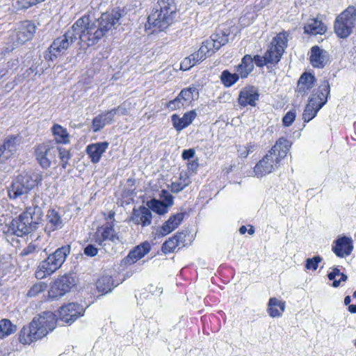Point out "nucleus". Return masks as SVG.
I'll list each match as a JSON object with an SVG mask.
<instances>
[{
	"mask_svg": "<svg viewBox=\"0 0 356 356\" xmlns=\"http://www.w3.org/2000/svg\"><path fill=\"white\" fill-rule=\"evenodd\" d=\"M124 16V10L119 8L103 13L99 18L89 21L88 17H81L62 36L55 39L48 51L44 54L46 60L53 61L58 55L65 51L75 41L79 39L82 45L90 47L120 24V19Z\"/></svg>",
	"mask_w": 356,
	"mask_h": 356,
	"instance_id": "nucleus-1",
	"label": "nucleus"
},
{
	"mask_svg": "<svg viewBox=\"0 0 356 356\" xmlns=\"http://www.w3.org/2000/svg\"><path fill=\"white\" fill-rule=\"evenodd\" d=\"M56 315L51 312H44L34 317L29 326H24L19 334V340L23 344H30L46 336L56 326Z\"/></svg>",
	"mask_w": 356,
	"mask_h": 356,
	"instance_id": "nucleus-2",
	"label": "nucleus"
},
{
	"mask_svg": "<svg viewBox=\"0 0 356 356\" xmlns=\"http://www.w3.org/2000/svg\"><path fill=\"white\" fill-rule=\"evenodd\" d=\"M38 196L33 200V205L26 208V211L19 217L13 219L9 231L17 236L29 234L38 229L42 220L43 211L38 205Z\"/></svg>",
	"mask_w": 356,
	"mask_h": 356,
	"instance_id": "nucleus-3",
	"label": "nucleus"
},
{
	"mask_svg": "<svg viewBox=\"0 0 356 356\" xmlns=\"http://www.w3.org/2000/svg\"><path fill=\"white\" fill-rule=\"evenodd\" d=\"M291 146V141L286 138H279L266 156L255 165V175L258 177H262L277 168L281 160L286 156Z\"/></svg>",
	"mask_w": 356,
	"mask_h": 356,
	"instance_id": "nucleus-4",
	"label": "nucleus"
},
{
	"mask_svg": "<svg viewBox=\"0 0 356 356\" xmlns=\"http://www.w3.org/2000/svg\"><path fill=\"white\" fill-rule=\"evenodd\" d=\"M175 0H159L156 7L148 16V29L151 26L163 31L172 24L177 12ZM147 29V25H145Z\"/></svg>",
	"mask_w": 356,
	"mask_h": 356,
	"instance_id": "nucleus-5",
	"label": "nucleus"
},
{
	"mask_svg": "<svg viewBox=\"0 0 356 356\" xmlns=\"http://www.w3.org/2000/svg\"><path fill=\"white\" fill-rule=\"evenodd\" d=\"M43 179L41 174L37 172H23L18 175L8 188L10 199H17L29 193Z\"/></svg>",
	"mask_w": 356,
	"mask_h": 356,
	"instance_id": "nucleus-6",
	"label": "nucleus"
},
{
	"mask_svg": "<svg viewBox=\"0 0 356 356\" xmlns=\"http://www.w3.org/2000/svg\"><path fill=\"white\" fill-rule=\"evenodd\" d=\"M286 46V33H278L272 40L264 56L256 55L254 56L256 65L261 67L268 64H277L280 61Z\"/></svg>",
	"mask_w": 356,
	"mask_h": 356,
	"instance_id": "nucleus-7",
	"label": "nucleus"
},
{
	"mask_svg": "<svg viewBox=\"0 0 356 356\" xmlns=\"http://www.w3.org/2000/svg\"><path fill=\"white\" fill-rule=\"evenodd\" d=\"M70 253V246L64 245L49 254L47 258L39 264V270L36 272V277L43 278L47 275H51L61 267Z\"/></svg>",
	"mask_w": 356,
	"mask_h": 356,
	"instance_id": "nucleus-8",
	"label": "nucleus"
},
{
	"mask_svg": "<svg viewBox=\"0 0 356 356\" xmlns=\"http://www.w3.org/2000/svg\"><path fill=\"white\" fill-rule=\"evenodd\" d=\"M70 253V246L64 245L49 254L47 258L39 264V270L36 272V277L43 278L47 275H51L61 267Z\"/></svg>",
	"mask_w": 356,
	"mask_h": 356,
	"instance_id": "nucleus-9",
	"label": "nucleus"
},
{
	"mask_svg": "<svg viewBox=\"0 0 356 356\" xmlns=\"http://www.w3.org/2000/svg\"><path fill=\"white\" fill-rule=\"evenodd\" d=\"M95 241L105 252L114 254L117 252L115 246L117 244L122 243V240L113 229V225L106 223L98 228L95 234Z\"/></svg>",
	"mask_w": 356,
	"mask_h": 356,
	"instance_id": "nucleus-10",
	"label": "nucleus"
},
{
	"mask_svg": "<svg viewBox=\"0 0 356 356\" xmlns=\"http://www.w3.org/2000/svg\"><path fill=\"white\" fill-rule=\"evenodd\" d=\"M356 21V9L348 7L337 18L334 22V31L341 38H347L353 31Z\"/></svg>",
	"mask_w": 356,
	"mask_h": 356,
	"instance_id": "nucleus-11",
	"label": "nucleus"
},
{
	"mask_svg": "<svg viewBox=\"0 0 356 356\" xmlns=\"http://www.w3.org/2000/svg\"><path fill=\"white\" fill-rule=\"evenodd\" d=\"M36 159L44 169H48L57 163L58 146L51 143H42L35 149Z\"/></svg>",
	"mask_w": 356,
	"mask_h": 356,
	"instance_id": "nucleus-12",
	"label": "nucleus"
},
{
	"mask_svg": "<svg viewBox=\"0 0 356 356\" xmlns=\"http://www.w3.org/2000/svg\"><path fill=\"white\" fill-rule=\"evenodd\" d=\"M76 283V277L73 273L65 274L54 282L49 293L54 298L61 297L75 286Z\"/></svg>",
	"mask_w": 356,
	"mask_h": 356,
	"instance_id": "nucleus-13",
	"label": "nucleus"
},
{
	"mask_svg": "<svg viewBox=\"0 0 356 356\" xmlns=\"http://www.w3.org/2000/svg\"><path fill=\"white\" fill-rule=\"evenodd\" d=\"M35 31L36 26L33 22L26 20L19 22L12 35L14 40V45H22L26 42L31 40Z\"/></svg>",
	"mask_w": 356,
	"mask_h": 356,
	"instance_id": "nucleus-14",
	"label": "nucleus"
},
{
	"mask_svg": "<svg viewBox=\"0 0 356 356\" xmlns=\"http://www.w3.org/2000/svg\"><path fill=\"white\" fill-rule=\"evenodd\" d=\"M84 309L82 305L71 302L62 306L58 311L59 320L71 324L79 317L83 316Z\"/></svg>",
	"mask_w": 356,
	"mask_h": 356,
	"instance_id": "nucleus-15",
	"label": "nucleus"
},
{
	"mask_svg": "<svg viewBox=\"0 0 356 356\" xmlns=\"http://www.w3.org/2000/svg\"><path fill=\"white\" fill-rule=\"evenodd\" d=\"M20 140L18 136H8L5 138L0 145V163L6 162L16 154Z\"/></svg>",
	"mask_w": 356,
	"mask_h": 356,
	"instance_id": "nucleus-16",
	"label": "nucleus"
},
{
	"mask_svg": "<svg viewBox=\"0 0 356 356\" xmlns=\"http://www.w3.org/2000/svg\"><path fill=\"white\" fill-rule=\"evenodd\" d=\"M152 215L149 208L140 206L134 208L132 211L131 220L135 225H140L142 227L149 226L152 222Z\"/></svg>",
	"mask_w": 356,
	"mask_h": 356,
	"instance_id": "nucleus-17",
	"label": "nucleus"
},
{
	"mask_svg": "<svg viewBox=\"0 0 356 356\" xmlns=\"http://www.w3.org/2000/svg\"><path fill=\"white\" fill-rule=\"evenodd\" d=\"M309 61L314 67L323 68L329 61V54L318 46H314L311 49Z\"/></svg>",
	"mask_w": 356,
	"mask_h": 356,
	"instance_id": "nucleus-18",
	"label": "nucleus"
},
{
	"mask_svg": "<svg viewBox=\"0 0 356 356\" xmlns=\"http://www.w3.org/2000/svg\"><path fill=\"white\" fill-rule=\"evenodd\" d=\"M149 250V243L147 242L143 243L130 251L129 254L122 261V262L124 265H131L147 254Z\"/></svg>",
	"mask_w": 356,
	"mask_h": 356,
	"instance_id": "nucleus-19",
	"label": "nucleus"
},
{
	"mask_svg": "<svg viewBox=\"0 0 356 356\" xmlns=\"http://www.w3.org/2000/svg\"><path fill=\"white\" fill-rule=\"evenodd\" d=\"M257 90L253 86L244 88L239 94L238 103L242 106L250 105L254 106L256 102L259 99Z\"/></svg>",
	"mask_w": 356,
	"mask_h": 356,
	"instance_id": "nucleus-20",
	"label": "nucleus"
},
{
	"mask_svg": "<svg viewBox=\"0 0 356 356\" xmlns=\"http://www.w3.org/2000/svg\"><path fill=\"white\" fill-rule=\"evenodd\" d=\"M336 245L332 247L333 252L337 257H343L350 255L353 251V240L347 236L339 237L336 241Z\"/></svg>",
	"mask_w": 356,
	"mask_h": 356,
	"instance_id": "nucleus-21",
	"label": "nucleus"
},
{
	"mask_svg": "<svg viewBox=\"0 0 356 356\" xmlns=\"http://www.w3.org/2000/svg\"><path fill=\"white\" fill-rule=\"evenodd\" d=\"M109 143L108 142H101L88 145L86 152L93 163L99 161L102 155L106 152Z\"/></svg>",
	"mask_w": 356,
	"mask_h": 356,
	"instance_id": "nucleus-22",
	"label": "nucleus"
},
{
	"mask_svg": "<svg viewBox=\"0 0 356 356\" xmlns=\"http://www.w3.org/2000/svg\"><path fill=\"white\" fill-rule=\"evenodd\" d=\"M197 117L195 111H191L186 113L182 118H179L177 114L172 115V122L177 131H181L189 126L194 119Z\"/></svg>",
	"mask_w": 356,
	"mask_h": 356,
	"instance_id": "nucleus-23",
	"label": "nucleus"
},
{
	"mask_svg": "<svg viewBox=\"0 0 356 356\" xmlns=\"http://www.w3.org/2000/svg\"><path fill=\"white\" fill-rule=\"evenodd\" d=\"M184 215V213H177L171 216L163 225L160 231V235L164 236L175 230L183 220Z\"/></svg>",
	"mask_w": 356,
	"mask_h": 356,
	"instance_id": "nucleus-24",
	"label": "nucleus"
},
{
	"mask_svg": "<svg viewBox=\"0 0 356 356\" xmlns=\"http://www.w3.org/2000/svg\"><path fill=\"white\" fill-rule=\"evenodd\" d=\"M327 31V26L316 18H311L304 26V33L311 35H322Z\"/></svg>",
	"mask_w": 356,
	"mask_h": 356,
	"instance_id": "nucleus-25",
	"label": "nucleus"
},
{
	"mask_svg": "<svg viewBox=\"0 0 356 356\" xmlns=\"http://www.w3.org/2000/svg\"><path fill=\"white\" fill-rule=\"evenodd\" d=\"M209 46V49L213 50L214 54L216 51L218 50L222 45H225L228 42V35L223 31H220L213 34L210 40L205 41Z\"/></svg>",
	"mask_w": 356,
	"mask_h": 356,
	"instance_id": "nucleus-26",
	"label": "nucleus"
},
{
	"mask_svg": "<svg viewBox=\"0 0 356 356\" xmlns=\"http://www.w3.org/2000/svg\"><path fill=\"white\" fill-rule=\"evenodd\" d=\"M185 237L182 232L175 234L163 244L162 251L165 254L174 252L177 246L184 243Z\"/></svg>",
	"mask_w": 356,
	"mask_h": 356,
	"instance_id": "nucleus-27",
	"label": "nucleus"
},
{
	"mask_svg": "<svg viewBox=\"0 0 356 356\" xmlns=\"http://www.w3.org/2000/svg\"><path fill=\"white\" fill-rule=\"evenodd\" d=\"M113 113H111V111L95 117L92 123L93 131L97 132L103 129L106 124H111L113 122Z\"/></svg>",
	"mask_w": 356,
	"mask_h": 356,
	"instance_id": "nucleus-28",
	"label": "nucleus"
},
{
	"mask_svg": "<svg viewBox=\"0 0 356 356\" xmlns=\"http://www.w3.org/2000/svg\"><path fill=\"white\" fill-rule=\"evenodd\" d=\"M315 77L309 73H304L298 81L297 92L306 95L314 86Z\"/></svg>",
	"mask_w": 356,
	"mask_h": 356,
	"instance_id": "nucleus-29",
	"label": "nucleus"
},
{
	"mask_svg": "<svg viewBox=\"0 0 356 356\" xmlns=\"http://www.w3.org/2000/svg\"><path fill=\"white\" fill-rule=\"evenodd\" d=\"M254 58L246 54L242 58L241 63L237 66L236 71L242 79L246 78L254 68Z\"/></svg>",
	"mask_w": 356,
	"mask_h": 356,
	"instance_id": "nucleus-30",
	"label": "nucleus"
},
{
	"mask_svg": "<svg viewBox=\"0 0 356 356\" xmlns=\"http://www.w3.org/2000/svg\"><path fill=\"white\" fill-rule=\"evenodd\" d=\"M330 84L328 81L325 80L318 87L316 95H313L310 98H316V102L318 104V108H321L326 103L330 94Z\"/></svg>",
	"mask_w": 356,
	"mask_h": 356,
	"instance_id": "nucleus-31",
	"label": "nucleus"
},
{
	"mask_svg": "<svg viewBox=\"0 0 356 356\" xmlns=\"http://www.w3.org/2000/svg\"><path fill=\"white\" fill-rule=\"evenodd\" d=\"M47 225L52 231L60 229L63 227V222L60 215L54 209H50L47 214Z\"/></svg>",
	"mask_w": 356,
	"mask_h": 356,
	"instance_id": "nucleus-32",
	"label": "nucleus"
},
{
	"mask_svg": "<svg viewBox=\"0 0 356 356\" xmlns=\"http://www.w3.org/2000/svg\"><path fill=\"white\" fill-rule=\"evenodd\" d=\"M316 98H309L308 104L306 105L302 113V120L305 122H309L317 114L321 109L318 108V104L316 102Z\"/></svg>",
	"mask_w": 356,
	"mask_h": 356,
	"instance_id": "nucleus-33",
	"label": "nucleus"
},
{
	"mask_svg": "<svg viewBox=\"0 0 356 356\" xmlns=\"http://www.w3.org/2000/svg\"><path fill=\"white\" fill-rule=\"evenodd\" d=\"M97 289L102 294L111 292L115 287L114 282L111 276L104 275L101 277L96 283Z\"/></svg>",
	"mask_w": 356,
	"mask_h": 356,
	"instance_id": "nucleus-34",
	"label": "nucleus"
},
{
	"mask_svg": "<svg viewBox=\"0 0 356 356\" xmlns=\"http://www.w3.org/2000/svg\"><path fill=\"white\" fill-rule=\"evenodd\" d=\"M284 302L275 298H271L268 302V313L271 317H279L284 311Z\"/></svg>",
	"mask_w": 356,
	"mask_h": 356,
	"instance_id": "nucleus-35",
	"label": "nucleus"
},
{
	"mask_svg": "<svg viewBox=\"0 0 356 356\" xmlns=\"http://www.w3.org/2000/svg\"><path fill=\"white\" fill-rule=\"evenodd\" d=\"M213 54V50L209 49V46L207 42H204L197 52L190 56L191 58L193 60V65H195L197 63L204 60L206 58L210 57Z\"/></svg>",
	"mask_w": 356,
	"mask_h": 356,
	"instance_id": "nucleus-36",
	"label": "nucleus"
},
{
	"mask_svg": "<svg viewBox=\"0 0 356 356\" xmlns=\"http://www.w3.org/2000/svg\"><path fill=\"white\" fill-rule=\"evenodd\" d=\"M51 130L57 143L66 144L70 142V136L66 129L59 124H54Z\"/></svg>",
	"mask_w": 356,
	"mask_h": 356,
	"instance_id": "nucleus-37",
	"label": "nucleus"
},
{
	"mask_svg": "<svg viewBox=\"0 0 356 356\" xmlns=\"http://www.w3.org/2000/svg\"><path fill=\"white\" fill-rule=\"evenodd\" d=\"M17 331V326L7 318L0 321V339H3Z\"/></svg>",
	"mask_w": 356,
	"mask_h": 356,
	"instance_id": "nucleus-38",
	"label": "nucleus"
},
{
	"mask_svg": "<svg viewBox=\"0 0 356 356\" xmlns=\"http://www.w3.org/2000/svg\"><path fill=\"white\" fill-rule=\"evenodd\" d=\"M178 95L183 102H191L193 100L197 99L199 93L197 88L193 86L184 88Z\"/></svg>",
	"mask_w": 356,
	"mask_h": 356,
	"instance_id": "nucleus-39",
	"label": "nucleus"
},
{
	"mask_svg": "<svg viewBox=\"0 0 356 356\" xmlns=\"http://www.w3.org/2000/svg\"><path fill=\"white\" fill-rule=\"evenodd\" d=\"M147 206L149 210H152L160 215H163L168 212V205L155 199L148 201Z\"/></svg>",
	"mask_w": 356,
	"mask_h": 356,
	"instance_id": "nucleus-40",
	"label": "nucleus"
},
{
	"mask_svg": "<svg viewBox=\"0 0 356 356\" xmlns=\"http://www.w3.org/2000/svg\"><path fill=\"white\" fill-rule=\"evenodd\" d=\"M239 76L238 73L232 74L228 70H224L220 75V79L225 86L230 87L238 80Z\"/></svg>",
	"mask_w": 356,
	"mask_h": 356,
	"instance_id": "nucleus-41",
	"label": "nucleus"
},
{
	"mask_svg": "<svg viewBox=\"0 0 356 356\" xmlns=\"http://www.w3.org/2000/svg\"><path fill=\"white\" fill-rule=\"evenodd\" d=\"M58 155L59 156L61 165L63 168H66L68 162L72 158V154L69 149L58 147Z\"/></svg>",
	"mask_w": 356,
	"mask_h": 356,
	"instance_id": "nucleus-42",
	"label": "nucleus"
},
{
	"mask_svg": "<svg viewBox=\"0 0 356 356\" xmlns=\"http://www.w3.org/2000/svg\"><path fill=\"white\" fill-rule=\"evenodd\" d=\"M257 146L252 143H248L245 145H238L237 152L238 156L241 158H246L250 153L253 152Z\"/></svg>",
	"mask_w": 356,
	"mask_h": 356,
	"instance_id": "nucleus-43",
	"label": "nucleus"
},
{
	"mask_svg": "<svg viewBox=\"0 0 356 356\" xmlns=\"http://www.w3.org/2000/svg\"><path fill=\"white\" fill-rule=\"evenodd\" d=\"M33 6L32 0H15L13 2V6L17 10H26Z\"/></svg>",
	"mask_w": 356,
	"mask_h": 356,
	"instance_id": "nucleus-44",
	"label": "nucleus"
},
{
	"mask_svg": "<svg viewBox=\"0 0 356 356\" xmlns=\"http://www.w3.org/2000/svg\"><path fill=\"white\" fill-rule=\"evenodd\" d=\"M42 250V248L40 247H38V245L30 243L25 248L22 250V251L20 253V255L24 257L27 256L31 254H33L35 252H40V251Z\"/></svg>",
	"mask_w": 356,
	"mask_h": 356,
	"instance_id": "nucleus-45",
	"label": "nucleus"
},
{
	"mask_svg": "<svg viewBox=\"0 0 356 356\" xmlns=\"http://www.w3.org/2000/svg\"><path fill=\"white\" fill-rule=\"evenodd\" d=\"M322 261V258L319 256L314 257L313 258H309L306 260L305 267L307 269L316 270L318 266V263Z\"/></svg>",
	"mask_w": 356,
	"mask_h": 356,
	"instance_id": "nucleus-46",
	"label": "nucleus"
},
{
	"mask_svg": "<svg viewBox=\"0 0 356 356\" xmlns=\"http://www.w3.org/2000/svg\"><path fill=\"white\" fill-rule=\"evenodd\" d=\"M296 113L295 111H289L282 118L283 125L289 127L295 120Z\"/></svg>",
	"mask_w": 356,
	"mask_h": 356,
	"instance_id": "nucleus-47",
	"label": "nucleus"
},
{
	"mask_svg": "<svg viewBox=\"0 0 356 356\" xmlns=\"http://www.w3.org/2000/svg\"><path fill=\"white\" fill-rule=\"evenodd\" d=\"M180 181H181V178ZM188 181H187V179H184L183 182H172L170 186L171 191L176 193H179L188 186Z\"/></svg>",
	"mask_w": 356,
	"mask_h": 356,
	"instance_id": "nucleus-48",
	"label": "nucleus"
},
{
	"mask_svg": "<svg viewBox=\"0 0 356 356\" xmlns=\"http://www.w3.org/2000/svg\"><path fill=\"white\" fill-rule=\"evenodd\" d=\"M184 102H182V100L181 99V98H179V96L178 95L175 99L170 101L168 103L167 107L170 110L174 111V110L180 108L181 106H184Z\"/></svg>",
	"mask_w": 356,
	"mask_h": 356,
	"instance_id": "nucleus-49",
	"label": "nucleus"
},
{
	"mask_svg": "<svg viewBox=\"0 0 356 356\" xmlns=\"http://www.w3.org/2000/svg\"><path fill=\"white\" fill-rule=\"evenodd\" d=\"M45 286L42 283L35 284L29 291L27 295L29 296H35L39 293L44 291Z\"/></svg>",
	"mask_w": 356,
	"mask_h": 356,
	"instance_id": "nucleus-50",
	"label": "nucleus"
},
{
	"mask_svg": "<svg viewBox=\"0 0 356 356\" xmlns=\"http://www.w3.org/2000/svg\"><path fill=\"white\" fill-rule=\"evenodd\" d=\"M98 249L93 245H88L84 249V253L86 255L89 257H94L97 255Z\"/></svg>",
	"mask_w": 356,
	"mask_h": 356,
	"instance_id": "nucleus-51",
	"label": "nucleus"
},
{
	"mask_svg": "<svg viewBox=\"0 0 356 356\" xmlns=\"http://www.w3.org/2000/svg\"><path fill=\"white\" fill-rule=\"evenodd\" d=\"M111 112L113 113V116H115L117 114L120 115H125L127 114L128 111L126 108V107L124 106V105L122 104L117 108L111 109Z\"/></svg>",
	"mask_w": 356,
	"mask_h": 356,
	"instance_id": "nucleus-52",
	"label": "nucleus"
},
{
	"mask_svg": "<svg viewBox=\"0 0 356 356\" xmlns=\"http://www.w3.org/2000/svg\"><path fill=\"white\" fill-rule=\"evenodd\" d=\"M191 56L187 58H185L184 60L180 64V69L182 70H188L191 68L195 65L191 64Z\"/></svg>",
	"mask_w": 356,
	"mask_h": 356,
	"instance_id": "nucleus-53",
	"label": "nucleus"
},
{
	"mask_svg": "<svg viewBox=\"0 0 356 356\" xmlns=\"http://www.w3.org/2000/svg\"><path fill=\"white\" fill-rule=\"evenodd\" d=\"M195 150L193 149H185L182 152V158L184 160H190L195 156Z\"/></svg>",
	"mask_w": 356,
	"mask_h": 356,
	"instance_id": "nucleus-54",
	"label": "nucleus"
},
{
	"mask_svg": "<svg viewBox=\"0 0 356 356\" xmlns=\"http://www.w3.org/2000/svg\"><path fill=\"white\" fill-rule=\"evenodd\" d=\"M198 165H199V164H198L197 159L191 161L188 163V170L191 171L192 172H194L197 169Z\"/></svg>",
	"mask_w": 356,
	"mask_h": 356,
	"instance_id": "nucleus-55",
	"label": "nucleus"
},
{
	"mask_svg": "<svg viewBox=\"0 0 356 356\" xmlns=\"http://www.w3.org/2000/svg\"><path fill=\"white\" fill-rule=\"evenodd\" d=\"M340 279L339 280H334L333 282H332V286L334 287V288H337L338 287L341 282H346L348 279V277L346 275H345L344 273H341L340 275Z\"/></svg>",
	"mask_w": 356,
	"mask_h": 356,
	"instance_id": "nucleus-56",
	"label": "nucleus"
},
{
	"mask_svg": "<svg viewBox=\"0 0 356 356\" xmlns=\"http://www.w3.org/2000/svg\"><path fill=\"white\" fill-rule=\"evenodd\" d=\"M163 193L166 194V195L164 196V199L166 201V203H165V204L168 205V207L169 206L172 205V204H173L172 196L164 191H163Z\"/></svg>",
	"mask_w": 356,
	"mask_h": 356,
	"instance_id": "nucleus-57",
	"label": "nucleus"
},
{
	"mask_svg": "<svg viewBox=\"0 0 356 356\" xmlns=\"http://www.w3.org/2000/svg\"><path fill=\"white\" fill-rule=\"evenodd\" d=\"M348 311L350 313H353V314L356 313V305H349Z\"/></svg>",
	"mask_w": 356,
	"mask_h": 356,
	"instance_id": "nucleus-58",
	"label": "nucleus"
},
{
	"mask_svg": "<svg viewBox=\"0 0 356 356\" xmlns=\"http://www.w3.org/2000/svg\"><path fill=\"white\" fill-rule=\"evenodd\" d=\"M327 277L330 280H333V282L334 280H337L335 278H336V275L333 273V272H330L328 273L327 275Z\"/></svg>",
	"mask_w": 356,
	"mask_h": 356,
	"instance_id": "nucleus-59",
	"label": "nucleus"
},
{
	"mask_svg": "<svg viewBox=\"0 0 356 356\" xmlns=\"http://www.w3.org/2000/svg\"><path fill=\"white\" fill-rule=\"evenodd\" d=\"M247 232V228L245 226L243 225L239 228V232L241 234H244Z\"/></svg>",
	"mask_w": 356,
	"mask_h": 356,
	"instance_id": "nucleus-60",
	"label": "nucleus"
},
{
	"mask_svg": "<svg viewBox=\"0 0 356 356\" xmlns=\"http://www.w3.org/2000/svg\"><path fill=\"white\" fill-rule=\"evenodd\" d=\"M333 273L337 276H339L341 275L340 270L338 268H334L332 270Z\"/></svg>",
	"mask_w": 356,
	"mask_h": 356,
	"instance_id": "nucleus-61",
	"label": "nucleus"
},
{
	"mask_svg": "<svg viewBox=\"0 0 356 356\" xmlns=\"http://www.w3.org/2000/svg\"><path fill=\"white\" fill-rule=\"evenodd\" d=\"M350 300H350V296H346V297L344 298V304H345L346 305H349V304H350Z\"/></svg>",
	"mask_w": 356,
	"mask_h": 356,
	"instance_id": "nucleus-62",
	"label": "nucleus"
},
{
	"mask_svg": "<svg viewBox=\"0 0 356 356\" xmlns=\"http://www.w3.org/2000/svg\"><path fill=\"white\" fill-rule=\"evenodd\" d=\"M254 233V228L251 226L250 228L248 229V234L252 235Z\"/></svg>",
	"mask_w": 356,
	"mask_h": 356,
	"instance_id": "nucleus-63",
	"label": "nucleus"
},
{
	"mask_svg": "<svg viewBox=\"0 0 356 356\" xmlns=\"http://www.w3.org/2000/svg\"><path fill=\"white\" fill-rule=\"evenodd\" d=\"M115 213L114 212H109V214L108 216L107 219H113L114 218Z\"/></svg>",
	"mask_w": 356,
	"mask_h": 356,
	"instance_id": "nucleus-64",
	"label": "nucleus"
}]
</instances>
